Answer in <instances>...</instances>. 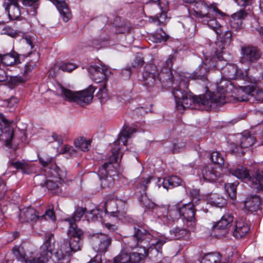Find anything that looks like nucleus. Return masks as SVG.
Wrapping results in <instances>:
<instances>
[{
  "mask_svg": "<svg viewBox=\"0 0 263 263\" xmlns=\"http://www.w3.org/2000/svg\"><path fill=\"white\" fill-rule=\"evenodd\" d=\"M116 203L114 201H108L104 204L105 211L106 213H110L113 216L119 217L120 216H123L124 212H120L119 210H117L116 211L111 209V206H115Z\"/></svg>",
  "mask_w": 263,
  "mask_h": 263,
  "instance_id": "obj_45",
  "label": "nucleus"
},
{
  "mask_svg": "<svg viewBox=\"0 0 263 263\" xmlns=\"http://www.w3.org/2000/svg\"><path fill=\"white\" fill-rule=\"evenodd\" d=\"M261 56L260 51L253 46H247L241 48V56L240 62L250 65L256 62Z\"/></svg>",
  "mask_w": 263,
  "mask_h": 263,
  "instance_id": "obj_16",
  "label": "nucleus"
},
{
  "mask_svg": "<svg viewBox=\"0 0 263 263\" xmlns=\"http://www.w3.org/2000/svg\"><path fill=\"white\" fill-rule=\"evenodd\" d=\"M137 132L136 128L126 126L120 133L118 141L121 142L123 145H126L127 139L130 138L132 135Z\"/></svg>",
  "mask_w": 263,
  "mask_h": 263,
  "instance_id": "obj_33",
  "label": "nucleus"
},
{
  "mask_svg": "<svg viewBox=\"0 0 263 263\" xmlns=\"http://www.w3.org/2000/svg\"><path fill=\"white\" fill-rule=\"evenodd\" d=\"M18 101V99L17 98L12 96L5 101L4 105L9 108H12L17 103Z\"/></svg>",
  "mask_w": 263,
  "mask_h": 263,
  "instance_id": "obj_59",
  "label": "nucleus"
},
{
  "mask_svg": "<svg viewBox=\"0 0 263 263\" xmlns=\"http://www.w3.org/2000/svg\"><path fill=\"white\" fill-rule=\"evenodd\" d=\"M93 249L99 252H105L111 245V239L107 235L103 233L93 234L91 237Z\"/></svg>",
  "mask_w": 263,
  "mask_h": 263,
  "instance_id": "obj_15",
  "label": "nucleus"
},
{
  "mask_svg": "<svg viewBox=\"0 0 263 263\" xmlns=\"http://www.w3.org/2000/svg\"><path fill=\"white\" fill-rule=\"evenodd\" d=\"M173 72L172 69L167 68H162L160 72H158L156 78V84L159 83H161L162 84L165 85H169V84L173 85V89L174 87L179 86L181 79L180 76L181 75L178 74V73L174 71V73H176L174 76ZM173 90H172V91Z\"/></svg>",
  "mask_w": 263,
  "mask_h": 263,
  "instance_id": "obj_12",
  "label": "nucleus"
},
{
  "mask_svg": "<svg viewBox=\"0 0 263 263\" xmlns=\"http://www.w3.org/2000/svg\"><path fill=\"white\" fill-rule=\"evenodd\" d=\"M46 173L49 177H53V180H47L45 186L49 190L58 189L62 182L66 179L67 173L65 170H62L57 165L47 167Z\"/></svg>",
  "mask_w": 263,
  "mask_h": 263,
  "instance_id": "obj_8",
  "label": "nucleus"
},
{
  "mask_svg": "<svg viewBox=\"0 0 263 263\" xmlns=\"http://www.w3.org/2000/svg\"><path fill=\"white\" fill-rule=\"evenodd\" d=\"M98 215L99 211L97 210H93L89 213H87V217L89 219H91L92 221H95L96 220H99L100 218V216H99Z\"/></svg>",
  "mask_w": 263,
  "mask_h": 263,
  "instance_id": "obj_61",
  "label": "nucleus"
},
{
  "mask_svg": "<svg viewBox=\"0 0 263 263\" xmlns=\"http://www.w3.org/2000/svg\"><path fill=\"white\" fill-rule=\"evenodd\" d=\"M237 66L234 64H228L222 68L223 73L230 79L236 78Z\"/></svg>",
  "mask_w": 263,
  "mask_h": 263,
  "instance_id": "obj_39",
  "label": "nucleus"
},
{
  "mask_svg": "<svg viewBox=\"0 0 263 263\" xmlns=\"http://www.w3.org/2000/svg\"><path fill=\"white\" fill-rule=\"evenodd\" d=\"M219 260L220 256L218 254L209 253L202 257L201 263H219Z\"/></svg>",
  "mask_w": 263,
  "mask_h": 263,
  "instance_id": "obj_44",
  "label": "nucleus"
},
{
  "mask_svg": "<svg viewBox=\"0 0 263 263\" xmlns=\"http://www.w3.org/2000/svg\"><path fill=\"white\" fill-rule=\"evenodd\" d=\"M231 89V82L227 80H222L217 84L216 92L207 91L204 95L198 96L195 100V105L196 107L197 106L199 109L208 110L213 104H223L228 101V93Z\"/></svg>",
  "mask_w": 263,
  "mask_h": 263,
  "instance_id": "obj_2",
  "label": "nucleus"
},
{
  "mask_svg": "<svg viewBox=\"0 0 263 263\" xmlns=\"http://www.w3.org/2000/svg\"><path fill=\"white\" fill-rule=\"evenodd\" d=\"M183 27L187 31H193L195 28L194 21L191 18H187L182 23Z\"/></svg>",
  "mask_w": 263,
  "mask_h": 263,
  "instance_id": "obj_52",
  "label": "nucleus"
},
{
  "mask_svg": "<svg viewBox=\"0 0 263 263\" xmlns=\"http://www.w3.org/2000/svg\"><path fill=\"white\" fill-rule=\"evenodd\" d=\"M13 138V129L10 126L4 127L0 122V141L4 140L6 145L8 147L11 146V141Z\"/></svg>",
  "mask_w": 263,
  "mask_h": 263,
  "instance_id": "obj_26",
  "label": "nucleus"
},
{
  "mask_svg": "<svg viewBox=\"0 0 263 263\" xmlns=\"http://www.w3.org/2000/svg\"><path fill=\"white\" fill-rule=\"evenodd\" d=\"M57 261L55 263H70L69 256L62 252V255L58 254V251L55 254Z\"/></svg>",
  "mask_w": 263,
  "mask_h": 263,
  "instance_id": "obj_55",
  "label": "nucleus"
},
{
  "mask_svg": "<svg viewBox=\"0 0 263 263\" xmlns=\"http://www.w3.org/2000/svg\"><path fill=\"white\" fill-rule=\"evenodd\" d=\"M146 246L141 245L140 249L137 251H133L129 256H130L129 263H138L143 260L146 255Z\"/></svg>",
  "mask_w": 263,
  "mask_h": 263,
  "instance_id": "obj_29",
  "label": "nucleus"
},
{
  "mask_svg": "<svg viewBox=\"0 0 263 263\" xmlns=\"http://www.w3.org/2000/svg\"><path fill=\"white\" fill-rule=\"evenodd\" d=\"M74 144L78 149L83 152H87L90 146L91 141L86 140L84 137H80L74 140Z\"/></svg>",
  "mask_w": 263,
  "mask_h": 263,
  "instance_id": "obj_37",
  "label": "nucleus"
},
{
  "mask_svg": "<svg viewBox=\"0 0 263 263\" xmlns=\"http://www.w3.org/2000/svg\"><path fill=\"white\" fill-rule=\"evenodd\" d=\"M249 68L246 69H239L237 67L236 78V80H243L245 86H239L238 92L239 93H250L252 91L254 87L259 85V81L255 77L249 75Z\"/></svg>",
  "mask_w": 263,
  "mask_h": 263,
  "instance_id": "obj_10",
  "label": "nucleus"
},
{
  "mask_svg": "<svg viewBox=\"0 0 263 263\" xmlns=\"http://www.w3.org/2000/svg\"><path fill=\"white\" fill-rule=\"evenodd\" d=\"M260 199L258 196H254L245 201L244 206L246 210L251 212L257 211L259 209Z\"/></svg>",
  "mask_w": 263,
  "mask_h": 263,
  "instance_id": "obj_32",
  "label": "nucleus"
},
{
  "mask_svg": "<svg viewBox=\"0 0 263 263\" xmlns=\"http://www.w3.org/2000/svg\"><path fill=\"white\" fill-rule=\"evenodd\" d=\"M144 63V61L141 54H138L135 58L133 65L134 67H141Z\"/></svg>",
  "mask_w": 263,
  "mask_h": 263,
  "instance_id": "obj_63",
  "label": "nucleus"
},
{
  "mask_svg": "<svg viewBox=\"0 0 263 263\" xmlns=\"http://www.w3.org/2000/svg\"><path fill=\"white\" fill-rule=\"evenodd\" d=\"M238 183L235 182L233 183H228L225 184V190L229 196L232 199L236 197V187Z\"/></svg>",
  "mask_w": 263,
  "mask_h": 263,
  "instance_id": "obj_43",
  "label": "nucleus"
},
{
  "mask_svg": "<svg viewBox=\"0 0 263 263\" xmlns=\"http://www.w3.org/2000/svg\"><path fill=\"white\" fill-rule=\"evenodd\" d=\"M18 2V0H5L3 4L5 10L8 13L9 17L11 20H16L21 15Z\"/></svg>",
  "mask_w": 263,
  "mask_h": 263,
  "instance_id": "obj_22",
  "label": "nucleus"
},
{
  "mask_svg": "<svg viewBox=\"0 0 263 263\" xmlns=\"http://www.w3.org/2000/svg\"><path fill=\"white\" fill-rule=\"evenodd\" d=\"M2 63L6 66H11L20 62L18 55L15 52L2 55Z\"/></svg>",
  "mask_w": 263,
  "mask_h": 263,
  "instance_id": "obj_34",
  "label": "nucleus"
},
{
  "mask_svg": "<svg viewBox=\"0 0 263 263\" xmlns=\"http://www.w3.org/2000/svg\"><path fill=\"white\" fill-rule=\"evenodd\" d=\"M119 148H114L112 149V155L109 156V162L105 163L98 171L100 177L101 186L103 189L109 188L114 184V179L111 175H109L112 168L114 167L113 163H119L118 152Z\"/></svg>",
  "mask_w": 263,
  "mask_h": 263,
  "instance_id": "obj_6",
  "label": "nucleus"
},
{
  "mask_svg": "<svg viewBox=\"0 0 263 263\" xmlns=\"http://www.w3.org/2000/svg\"><path fill=\"white\" fill-rule=\"evenodd\" d=\"M188 231L184 228L176 227L170 231V236L165 237L166 241L168 240L180 239L187 235Z\"/></svg>",
  "mask_w": 263,
  "mask_h": 263,
  "instance_id": "obj_30",
  "label": "nucleus"
},
{
  "mask_svg": "<svg viewBox=\"0 0 263 263\" xmlns=\"http://www.w3.org/2000/svg\"><path fill=\"white\" fill-rule=\"evenodd\" d=\"M193 6L194 12L192 14L200 18H202L211 14L213 16L212 12L219 13L221 16L224 14L217 8V4L215 3H211L204 0H197Z\"/></svg>",
  "mask_w": 263,
  "mask_h": 263,
  "instance_id": "obj_9",
  "label": "nucleus"
},
{
  "mask_svg": "<svg viewBox=\"0 0 263 263\" xmlns=\"http://www.w3.org/2000/svg\"><path fill=\"white\" fill-rule=\"evenodd\" d=\"M10 165L16 169H21L23 173L29 174L34 172V165L25 161L12 162Z\"/></svg>",
  "mask_w": 263,
  "mask_h": 263,
  "instance_id": "obj_31",
  "label": "nucleus"
},
{
  "mask_svg": "<svg viewBox=\"0 0 263 263\" xmlns=\"http://www.w3.org/2000/svg\"><path fill=\"white\" fill-rule=\"evenodd\" d=\"M158 73L157 66L153 64H147L143 72L144 84L148 87L156 85V78Z\"/></svg>",
  "mask_w": 263,
  "mask_h": 263,
  "instance_id": "obj_17",
  "label": "nucleus"
},
{
  "mask_svg": "<svg viewBox=\"0 0 263 263\" xmlns=\"http://www.w3.org/2000/svg\"><path fill=\"white\" fill-rule=\"evenodd\" d=\"M233 216L230 213L224 214L221 219L213 226V230L215 233L221 231V236H224L229 233L231 230V226L233 221Z\"/></svg>",
  "mask_w": 263,
  "mask_h": 263,
  "instance_id": "obj_18",
  "label": "nucleus"
},
{
  "mask_svg": "<svg viewBox=\"0 0 263 263\" xmlns=\"http://www.w3.org/2000/svg\"><path fill=\"white\" fill-rule=\"evenodd\" d=\"M167 216L170 217L172 220L178 219L181 216L180 207L176 206L175 207L168 210Z\"/></svg>",
  "mask_w": 263,
  "mask_h": 263,
  "instance_id": "obj_48",
  "label": "nucleus"
},
{
  "mask_svg": "<svg viewBox=\"0 0 263 263\" xmlns=\"http://www.w3.org/2000/svg\"><path fill=\"white\" fill-rule=\"evenodd\" d=\"M249 11H250L249 9H240V10L233 14L231 17L235 18V19L240 20L241 21H243V20L247 16Z\"/></svg>",
  "mask_w": 263,
  "mask_h": 263,
  "instance_id": "obj_49",
  "label": "nucleus"
},
{
  "mask_svg": "<svg viewBox=\"0 0 263 263\" xmlns=\"http://www.w3.org/2000/svg\"><path fill=\"white\" fill-rule=\"evenodd\" d=\"M190 195L192 197L193 201L196 203L200 200L199 190L197 189H192L190 191Z\"/></svg>",
  "mask_w": 263,
  "mask_h": 263,
  "instance_id": "obj_64",
  "label": "nucleus"
},
{
  "mask_svg": "<svg viewBox=\"0 0 263 263\" xmlns=\"http://www.w3.org/2000/svg\"><path fill=\"white\" fill-rule=\"evenodd\" d=\"M39 159L41 164L45 168L44 170L45 172L47 167H51L52 165H56L54 162L53 158L48 155H43L39 157Z\"/></svg>",
  "mask_w": 263,
  "mask_h": 263,
  "instance_id": "obj_41",
  "label": "nucleus"
},
{
  "mask_svg": "<svg viewBox=\"0 0 263 263\" xmlns=\"http://www.w3.org/2000/svg\"><path fill=\"white\" fill-rule=\"evenodd\" d=\"M229 171L232 175L239 179H248L253 188L257 190L263 189V171L257 172L253 177H250L248 170L242 166L237 168L230 169Z\"/></svg>",
  "mask_w": 263,
  "mask_h": 263,
  "instance_id": "obj_7",
  "label": "nucleus"
},
{
  "mask_svg": "<svg viewBox=\"0 0 263 263\" xmlns=\"http://www.w3.org/2000/svg\"><path fill=\"white\" fill-rule=\"evenodd\" d=\"M166 4L163 7L160 8L161 10V13L159 16L156 15L154 18V23H156L157 25H161L163 24L166 18V10L167 9L168 2H166Z\"/></svg>",
  "mask_w": 263,
  "mask_h": 263,
  "instance_id": "obj_42",
  "label": "nucleus"
},
{
  "mask_svg": "<svg viewBox=\"0 0 263 263\" xmlns=\"http://www.w3.org/2000/svg\"><path fill=\"white\" fill-rule=\"evenodd\" d=\"M257 86L254 87V90L250 93H245L244 95L239 96L238 100L239 101L245 102L250 100L251 98H254L256 101L259 103L263 102V91L261 90H256Z\"/></svg>",
  "mask_w": 263,
  "mask_h": 263,
  "instance_id": "obj_28",
  "label": "nucleus"
},
{
  "mask_svg": "<svg viewBox=\"0 0 263 263\" xmlns=\"http://www.w3.org/2000/svg\"><path fill=\"white\" fill-rule=\"evenodd\" d=\"M76 65L74 64L66 63L61 65L60 69L63 71L70 72L76 68Z\"/></svg>",
  "mask_w": 263,
  "mask_h": 263,
  "instance_id": "obj_62",
  "label": "nucleus"
},
{
  "mask_svg": "<svg viewBox=\"0 0 263 263\" xmlns=\"http://www.w3.org/2000/svg\"><path fill=\"white\" fill-rule=\"evenodd\" d=\"M151 238V234L135 228L134 234L129 238L127 243V247L133 251H137L141 245L146 246Z\"/></svg>",
  "mask_w": 263,
  "mask_h": 263,
  "instance_id": "obj_11",
  "label": "nucleus"
},
{
  "mask_svg": "<svg viewBox=\"0 0 263 263\" xmlns=\"http://www.w3.org/2000/svg\"><path fill=\"white\" fill-rule=\"evenodd\" d=\"M53 234H49L45 243L40 248V255L34 258L26 259L24 248L16 246L13 249V253L16 259L23 263H46L52 256Z\"/></svg>",
  "mask_w": 263,
  "mask_h": 263,
  "instance_id": "obj_3",
  "label": "nucleus"
},
{
  "mask_svg": "<svg viewBox=\"0 0 263 263\" xmlns=\"http://www.w3.org/2000/svg\"><path fill=\"white\" fill-rule=\"evenodd\" d=\"M26 81V79L21 76H12L10 78L9 82L12 85L15 86L24 83Z\"/></svg>",
  "mask_w": 263,
  "mask_h": 263,
  "instance_id": "obj_60",
  "label": "nucleus"
},
{
  "mask_svg": "<svg viewBox=\"0 0 263 263\" xmlns=\"http://www.w3.org/2000/svg\"><path fill=\"white\" fill-rule=\"evenodd\" d=\"M36 66V62L31 61L28 62L25 66L23 71V76H27Z\"/></svg>",
  "mask_w": 263,
  "mask_h": 263,
  "instance_id": "obj_58",
  "label": "nucleus"
},
{
  "mask_svg": "<svg viewBox=\"0 0 263 263\" xmlns=\"http://www.w3.org/2000/svg\"><path fill=\"white\" fill-rule=\"evenodd\" d=\"M95 88L89 86L87 89L82 91H73L62 85H59L57 88L58 93L60 94L64 100L70 102H76L81 106H85L91 102Z\"/></svg>",
  "mask_w": 263,
  "mask_h": 263,
  "instance_id": "obj_4",
  "label": "nucleus"
},
{
  "mask_svg": "<svg viewBox=\"0 0 263 263\" xmlns=\"http://www.w3.org/2000/svg\"><path fill=\"white\" fill-rule=\"evenodd\" d=\"M166 242L165 237L160 236L156 241L151 242V246L146 251V255L149 259L155 262L161 259V247Z\"/></svg>",
  "mask_w": 263,
  "mask_h": 263,
  "instance_id": "obj_14",
  "label": "nucleus"
},
{
  "mask_svg": "<svg viewBox=\"0 0 263 263\" xmlns=\"http://www.w3.org/2000/svg\"><path fill=\"white\" fill-rule=\"evenodd\" d=\"M47 173L45 175H38L34 177V182L38 185L44 186L46 185Z\"/></svg>",
  "mask_w": 263,
  "mask_h": 263,
  "instance_id": "obj_56",
  "label": "nucleus"
},
{
  "mask_svg": "<svg viewBox=\"0 0 263 263\" xmlns=\"http://www.w3.org/2000/svg\"><path fill=\"white\" fill-rule=\"evenodd\" d=\"M88 70L91 74L92 80L96 83H101L106 78L108 67L105 65L91 66Z\"/></svg>",
  "mask_w": 263,
  "mask_h": 263,
  "instance_id": "obj_20",
  "label": "nucleus"
},
{
  "mask_svg": "<svg viewBox=\"0 0 263 263\" xmlns=\"http://www.w3.org/2000/svg\"><path fill=\"white\" fill-rule=\"evenodd\" d=\"M208 72L207 63L203 62L191 74L180 76L181 81L179 85L174 87L173 91L177 110H183L190 108L192 104H196L195 100L198 96H193L192 93L188 91L189 79L205 81L207 79Z\"/></svg>",
  "mask_w": 263,
  "mask_h": 263,
  "instance_id": "obj_1",
  "label": "nucleus"
},
{
  "mask_svg": "<svg viewBox=\"0 0 263 263\" xmlns=\"http://www.w3.org/2000/svg\"><path fill=\"white\" fill-rule=\"evenodd\" d=\"M181 180L177 176L167 177L163 179L162 184L164 188L169 189L180 185Z\"/></svg>",
  "mask_w": 263,
  "mask_h": 263,
  "instance_id": "obj_35",
  "label": "nucleus"
},
{
  "mask_svg": "<svg viewBox=\"0 0 263 263\" xmlns=\"http://www.w3.org/2000/svg\"><path fill=\"white\" fill-rule=\"evenodd\" d=\"M212 13H213V16L211 14L202 18L203 23L207 25L209 28L213 30L217 34H221L222 33L221 26L216 18L217 13H215L213 12Z\"/></svg>",
  "mask_w": 263,
  "mask_h": 263,
  "instance_id": "obj_24",
  "label": "nucleus"
},
{
  "mask_svg": "<svg viewBox=\"0 0 263 263\" xmlns=\"http://www.w3.org/2000/svg\"><path fill=\"white\" fill-rule=\"evenodd\" d=\"M57 7L60 13L61 14L64 22L68 21L71 17V14L65 3V0H50Z\"/></svg>",
  "mask_w": 263,
  "mask_h": 263,
  "instance_id": "obj_25",
  "label": "nucleus"
},
{
  "mask_svg": "<svg viewBox=\"0 0 263 263\" xmlns=\"http://www.w3.org/2000/svg\"><path fill=\"white\" fill-rule=\"evenodd\" d=\"M230 26L235 30H238L242 27V21L240 20L235 19V18L231 17L230 21Z\"/></svg>",
  "mask_w": 263,
  "mask_h": 263,
  "instance_id": "obj_57",
  "label": "nucleus"
},
{
  "mask_svg": "<svg viewBox=\"0 0 263 263\" xmlns=\"http://www.w3.org/2000/svg\"><path fill=\"white\" fill-rule=\"evenodd\" d=\"M97 97L101 103H104L108 100V96L105 86H104L100 89L99 91L97 93Z\"/></svg>",
  "mask_w": 263,
  "mask_h": 263,
  "instance_id": "obj_53",
  "label": "nucleus"
},
{
  "mask_svg": "<svg viewBox=\"0 0 263 263\" xmlns=\"http://www.w3.org/2000/svg\"><path fill=\"white\" fill-rule=\"evenodd\" d=\"M250 228L242 219H238L235 224L231 228L230 233L236 239L241 238L249 232Z\"/></svg>",
  "mask_w": 263,
  "mask_h": 263,
  "instance_id": "obj_21",
  "label": "nucleus"
},
{
  "mask_svg": "<svg viewBox=\"0 0 263 263\" xmlns=\"http://www.w3.org/2000/svg\"><path fill=\"white\" fill-rule=\"evenodd\" d=\"M151 40L154 43H161L166 42L167 39V36L164 31L160 28L151 36Z\"/></svg>",
  "mask_w": 263,
  "mask_h": 263,
  "instance_id": "obj_40",
  "label": "nucleus"
},
{
  "mask_svg": "<svg viewBox=\"0 0 263 263\" xmlns=\"http://www.w3.org/2000/svg\"><path fill=\"white\" fill-rule=\"evenodd\" d=\"M141 204L147 209H153L155 206V204L153 202L145 195H142L140 199Z\"/></svg>",
  "mask_w": 263,
  "mask_h": 263,
  "instance_id": "obj_50",
  "label": "nucleus"
},
{
  "mask_svg": "<svg viewBox=\"0 0 263 263\" xmlns=\"http://www.w3.org/2000/svg\"><path fill=\"white\" fill-rule=\"evenodd\" d=\"M201 174L203 179L209 182L216 181L220 176V173L212 166L204 167L201 170Z\"/></svg>",
  "mask_w": 263,
  "mask_h": 263,
  "instance_id": "obj_27",
  "label": "nucleus"
},
{
  "mask_svg": "<svg viewBox=\"0 0 263 263\" xmlns=\"http://www.w3.org/2000/svg\"><path fill=\"white\" fill-rule=\"evenodd\" d=\"M211 160L220 166L224 164V158L221 154L218 152H213L210 155Z\"/></svg>",
  "mask_w": 263,
  "mask_h": 263,
  "instance_id": "obj_47",
  "label": "nucleus"
},
{
  "mask_svg": "<svg viewBox=\"0 0 263 263\" xmlns=\"http://www.w3.org/2000/svg\"><path fill=\"white\" fill-rule=\"evenodd\" d=\"M208 200L212 205L218 208H222L226 204V200L216 193L211 194Z\"/></svg>",
  "mask_w": 263,
  "mask_h": 263,
  "instance_id": "obj_36",
  "label": "nucleus"
},
{
  "mask_svg": "<svg viewBox=\"0 0 263 263\" xmlns=\"http://www.w3.org/2000/svg\"><path fill=\"white\" fill-rule=\"evenodd\" d=\"M86 209L85 208L79 207L77 209L72 217L71 218L66 219L65 220L69 222V228L70 224H76V222L80 220L83 215L86 212Z\"/></svg>",
  "mask_w": 263,
  "mask_h": 263,
  "instance_id": "obj_38",
  "label": "nucleus"
},
{
  "mask_svg": "<svg viewBox=\"0 0 263 263\" xmlns=\"http://www.w3.org/2000/svg\"><path fill=\"white\" fill-rule=\"evenodd\" d=\"M237 141V146L232 149V152L237 154H243L245 153L241 149L242 148H248L252 146L255 141V138L251 136L249 133H246L244 135H238Z\"/></svg>",
  "mask_w": 263,
  "mask_h": 263,
  "instance_id": "obj_19",
  "label": "nucleus"
},
{
  "mask_svg": "<svg viewBox=\"0 0 263 263\" xmlns=\"http://www.w3.org/2000/svg\"><path fill=\"white\" fill-rule=\"evenodd\" d=\"M25 217V221H35L39 219H45L46 220H55V216L53 210L48 209L46 211L45 213L40 215L33 208H29L26 209H24L21 212L20 217L23 218V216Z\"/></svg>",
  "mask_w": 263,
  "mask_h": 263,
  "instance_id": "obj_13",
  "label": "nucleus"
},
{
  "mask_svg": "<svg viewBox=\"0 0 263 263\" xmlns=\"http://www.w3.org/2000/svg\"><path fill=\"white\" fill-rule=\"evenodd\" d=\"M130 256L128 253L121 252L114 258V263H129Z\"/></svg>",
  "mask_w": 263,
  "mask_h": 263,
  "instance_id": "obj_46",
  "label": "nucleus"
},
{
  "mask_svg": "<svg viewBox=\"0 0 263 263\" xmlns=\"http://www.w3.org/2000/svg\"><path fill=\"white\" fill-rule=\"evenodd\" d=\"M3 34H7L12 37H15L20 33V31L14 30L10 26H6L3 29Z\"/></svg>",
  "mask_w": 263,
  "mask_h": 263,
  "instance_id": "obj_54",
  "label": "nucleus"
},
{
  "mask_svg": "<svg viewBox=\"0 0 263 263\" xmlns=\"http://www.w3.org/2000/svg\"><path fill=\"white\" fill-rule=\"evenodd\" d=\"M67 234L69 238L63 241L60 250L58 251V254L62 255L63 252L69 256L71 252H76L81 250L84 233L76 224L71 223Z\"/></svg>",
  "mask_w": 263,
  "mask_h": 263,
  "instance_id": "obj_5",
  "label": "nucleus"
},
{
  "mask_svg": "<svg viewBox=\"0 0 263 263\" xmlns=\"http://www.w3.org/2000/svg\"><path fill=\"white\" fill-rule=\"evenodd\" d=\"M181 216L187 222L191 223L190 226L194 228L195 226V209L193 203H189L180 207Z\"/></svg>",
  "mask_w": 263,
  "mask_h": 263,
  "instance_id": "obj_23",
  "label": "nucleus"
},
{
  "mask_svg": "<svg viewBox=\"0 0 263 263\" xmlns=\"http://www.w3.org/2000/svg\"><path fill=\"white\" fill-rule=\"evenodd\" d=\"M152 178V177H148L146 178H142L140 179L138 184V187L142 190L143 193H145L147 185L150 183Z\"/></svg>",
  "mask_w": 263,
  "mask_h": 263,
  "instance_id": "obj_51",
  "label": "nucleus"
}]
</instances>
